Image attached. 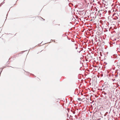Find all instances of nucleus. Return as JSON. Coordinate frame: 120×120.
Masks as SVG:
<instances>
[{
    "instance_id": "f257e3e1",
    "label": "nucleus",
    "mask_w": 120,
    "mask_h": 120,
    "mask_svg": "<svg viewBox=\"0 0 120 120\" xmlns=\"http://www.w3.org/2000/svg\"><path fill=\"white\" fill-rule=\"evenodd\" d=\"M78 100L79 101H81L82 100L80 98H78Z\"/></svg>"
}]
</instances>
